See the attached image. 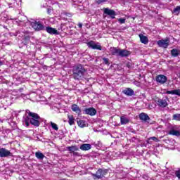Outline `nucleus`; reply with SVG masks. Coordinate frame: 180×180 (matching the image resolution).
I'll list each match as a JSON object with an SVG mask.
<instances>
[{
    "instance_id": "f257e3e1",
    "label": "nucleus",
    "mask_w": 180,
    "mask_h": 180,
    "mask_svg": "<svg viewBox=\"0 0 180 180\" xmlns=\"http://www.w3.org/2000/svg\"><path fill=\"white\" fill-rule=\"evenodd\" d=\"M88 74V70L83 65L78 64L72 69V77L75 81H84Z\"/></svg>"
},
{
    "instance_id": "f03ea898",
    "label": "nucleus",
    "mask_w": 180,
    "mask_h": 180,
    "mask_svg": "<svg viewBox=\"0 0 180 180\" xmlns=\"http://www.w3.org/2000/svg\"><path fill=\"white\" fill-rule=\"evenodd\" d=\"M26 127H29L30 124L35 127L40 126V117L39 114L29 111L28 115L24 118Z\"/></svg>"
},
{
    "instance_id": "7ed1b4c3",
    "label": "nucleus",
    "mask_w": 180,
    "mask_h": 180,
    "mask_svg": "<svg viewBox=\"0 0 180 180\" xmlns=\"http://www.w3.org/2000/svg\"><path fill=\"white\" fill-rule=\"evenodd\" d=\"M108 174L107 169H98L96 174H92V176L94 180L102 179V178H105V175Z\"/></svg>"
},
{
    "instance_id": "20e7f679",
    "label": "nucleus",
    "mask_w": 180,
    "mask_h": 180,
    "mask_svg": "<svg viewBox=\"0 0 180 180\" xmlns=\"http://www.w3.org/2000/svg\"><path fill=\"white\" fill-rule=\"evenodd\" d=\"M31 26L35 32H40L41 30H44V25H43L41 22H32L31 23Z\"/></svg>"
},
{
    "instance_id": "39448f33",
    "label": "nucleus",
    "mask_w": 180,
    "mask_h": 180,
    "mask_svg": "<svg viewBox=\"0 0 180 180\" xmlns=\"http://www.w3.org/2000/svg\"><path fill=\"white\" fill-rule=\"evenodd\" d=\"M154 101L160 108H167V106H168V102H167L166 99H161L158 97H155Z\"/></svg>"
},
{
    "instance_id": "423d86ee",
    "label": "nucleus",
    "mask_w": 180,
    "mask_h": 180,
    "mask_svg": "<svg viewBox=\"0 0 180 180\" xmlns=\"http://www.w3.org/2000/svg\"><path fill=\"white\" fill-rule=\"evenodd\" d=\"M7 157H12L11 150L5 148H0V158H6Z\"/></svg>"
},
{
    "instance_id": "0eeeda50",
    "label": "nucleus",
    "mask_w": 180,
    "mask_h": 180,
    "mask_svg": "<svg viewBox=\"0 0 180 180\" xmlns=\"http://www.w3.org/2000/svg\"><path fill=\"white\" fill-rule=\"evenodd\" d=\"M86 45L88 46L89 49H92L93 50H102V46L95 44L94 41L87 42Z\"/></svg>"
},
{
    "instance_id": "6e6552de",
    "label": "nucleus",
    "mask_w": 180,
    "mask_h": 180,
    "mask_svg": "<svg viewBox=\"0 0 180 180\" xmlns=\"http://www.w3.org/2000/svg\"><path fill=\"white\" fill-rule=\"evenodd\" d=\"M84 115H89V116H95L96 115V109L94 107H91L89 108H84L83 110Z\"/></svg>"
},
{
    "instance_id": "1a4fd4ad",
    "label": "nucleus",
    "mask_w": 180,
    "mask_h": 180,
    "mask_svg": "<svg viewBox=\"0 0 180 180\" xmlns=\"http://www.w3.org/2000/svg\"><path fill=\"white\" fill-rule=\"evenodd\" d=\"M104 13L105 15H108L109 17L111 18V19H116V12L115 10L109 9L108 8H103Z\"/></svg>"
},
{
    "instance_id": "9d476101",
    "label": "nucleus",
    "mask_w": 180,
    "mask_h": 180,
    "mask_svg": "<svg viewBox=\"0 0 180 180\" xmlns=\"http://www.w3.org/2000/svg\"><path fill=\"white\" fill-rule=\"evenodd\" d=\"M167 80L168 78L167 77V76L164 75H159L156 77V81L159 84H165V82H167Z\"/></svg>"
},
{
    "instance_id": "9b49d317",
    "label": "nucleus",
    "mask_w": 180,
    "mask_h": 180,
    "mask_svg": "<svg viewBox=\"0 0 180 180\" xmlns=\"http://www.w3.org/2000/svg\"><path fill=\"white\" fill-rule=\"evenodd\" d=\"M158 45L159 47H163V49H167L169 44L168 43V39H161L158 41Z\"/></svg>"
},
{
    "instance_id": "f8f14e48",
    "label": "nucleus",
    "mask_w": 180,
    "mask_h": 180,
    "mask_svg": "<svg viewBox=\"0 0 180 180\" xmlns=\"http://www.w3.org/2000/svg\"><path fill=\"white\" fill-rule=\"evenodd\" d=\"M122 94H124V95H126L127 96H133V95H134V90L129 87L125 88L122 91Z\"/></svg>"
},
{
    "instance_id": "ddd939ff",
    "label": "nucleus",
    "mask_w": 180,
    "mask_h": 180,
    "mask_svg": "<svg viewBox=\"0 0 180 180\" xmlns=\"http://www.w3.org/2000/svg\"><path fill=\"white\" fill-rule=\"evenodd\" d=\"M46 31L47 32V33H49V34H60V33L56 29L53 28L51 27H46Z\"/></svg>"
},
{
    "instance_id": "4468645a",
    "label": "nucleus",
    "mask_w": 180,
    "mask_h": 180,
    "mask_svg": "<svg viewBox=\"0 0 180 180\" xmlns=\"http://www.w3.org/2000/svg\"><path fill=\"white\" fill-rule=\"evenodd\" d=\"M120 49H117V47H110V49L112 56H117V57L120 54Z\"/></svg>"
},
{
    "instance_id": "2eb2a0df",
    "label": "nucleus",
    "mask_w": 180,
    "mask_h": 180,
    "mask_svg": "<svg viewBox=\"0 0 180 180\" xmlns=\"http://www.w3.org/2000/svg\"><path fill=\"white\" fill-rule=\"evenodd\" d=\"M130 54H131V52H130V51H127L126 49H120L119 57H129Z\"/></svg>"
},
{
    "instance_id": "dca6fc26",
    "label": "nucleus",
    "mask_w": 180,
    "mask_h": 180,
    "mask_svg": "<svg viewBox=\"0 0 180 180\" xmlns=\"http://www.w3.org/2000/svg\"><path fill=\"white\" fill-rule=\"evenodd\" d=\"M91 148H92V146L89 143H83L80 146V150L82 151H89Z\"/></svg>"
},
{
    "instance_id": "f3484780",
    "label": "nucleus",
    "mask_w": 180,
    "mask_h": 180,
    "mask_svg": "<svg viewBox=\"0 0 180 180\" xmlns=\"http://www.w3.org/2000/svg\"><path fill=\"white\" fill-rule=\"evenodd\" d=\"M67 150L70 153V154H73L75 151H79V148L77 146H68Z\"/></svg>"
},
{
    "instance_id": "a211bd4d",
    "label": "nucleus",
    "mask_w": 180,
    "mask_h": 180,
    "mask_svg": "<svg viewBox=\"0 0 180 180\" xmlns=\"http://www.w3.org/2000/svg\"><path fill=\"white\" fill-rule=\"evenodd\" d=\"M71 109L72 112H75V113H77V115H81V108H79V106H78V105H72Z\"/></svg>"
},
{
    "instance_id": "6ab92c4d",
    "label": "nucleus",
    "mask_w": 180,
    "mask_h": 180,
    "mask_svg": "<svg viewBox=\"0 0 180 180\" xmlns=\"http://www.w3.org/2000/svg\"><path fill=\"white\" fill-rule=\"evenodd\" d=\"M139 119L140 120H143V122H147V120H150V117L148 116V115L144 112H141V114H139Z\"/></svg>"
},
{
    "instance_id": "aec40b11",
    "label": "nucleus",
    "mask_w": 180,
    "mask_h": 180,
    "mask_svg": "<svg viewBox=\"0 0 180 180\" xmlns=\"http://www.w3.org/2000/svg\"><path fill=\"white\" fill-rule=\"evenodd\" d=\"M140 41L143 44H148V37L143 34H139Z\"/></svg>"
},
{
    "instance_id": "412c9836",
    "label": "nucleus",
    "mask_w": 180,
    "mask_h": 180,
    "mask_svg": "<svg viewBox=\"0 0 180 180\" xmlns=\"http://www.w3.org/2000/svg\"><path fill=\"white\" fill-rule=\"evenodd\" d=\"M168 134H169V136H176V137H179L180 131L178 130L172 129L170 131H169Z\"/></svg>"
},
{
    "instance_id": "4be33fe9",
    "label": "nucleus",
    "mask_w": 180,
    "mask_h": 180,
    "mask_svg": "<svg viewBox=\"0 0 180 180\" xmlns=\"http://www.w3.org/2000/svg\"><path fill=\"white\" fill-rule=\"evenodd\" d=\"M77 125L79 127H81V129H84V127H86V122L83 120H77Z\"/></svg>"
},
{
    "instance_id": "5701e85b",
    "label": "nucleus",
    "mask_w": 180,
    "mask_h": 180,
    "mask_svg": "<svg viewBox=\"0 0 180 180\" xmlns=\"http://www.w3.org/2000/svg\"><path fill=\"white\" fill-rule=\"evenodd\" d=\"M121 124H127V123L130 122V120L126 117L125 116L120 117Z\"/></svg>"
},
{
    "instance_id": "b1692460",
    "label": "nucleus",
    "mask_w": 180,
    "mask_h": 180,
    "mask_svg": "<svg viewBox=\"0 0 180 180\" xmlns=\"http://www.w3.org/2000/svg\"><path fill=\"white\" fill-rule=\"evenodd\" d=\"M68 123L70 126H72L75 124V119L74 118V115H68Z\"/></svg>"
},
{
    "instance_id": "393cba45",
    "label": "nucleus",
    "mask_w": 180,
    "mask_h": 180,
    "mask_svg": "<svg viewBox=\"0 0 180 180\" xmlns=\"http://www.w3.org/2000/svg\"><path fill=\"white\" fill-rule=\"evenodd\" d=\"M172 13L173 15H175L176 16H179V13H180V5L177 6L174 8V9L173 11H172Z\"/></svg>"
},
{
    "instance_id": "a878e982",
    "label": "nucleus",
    "mask_w": 180,
    "mask_h": 180,
    "mask_svg": "<svg viewBox=\"0 0 180 180\" xmlns=\"http://www.w3.org/2000/svg\"><path fill=\"white\" fill-rule=\"evenodd\" d=\"M171 54H172V57H178V56H179L180 54V51L179 49H172L171 50Z\"/></svg>"
},
{
    "instance_id": "bb28decb",
    "label": "nucleus",
    "mask_w": 180,
    "mask_h": 180,
    "mask_svg": "<svg viewBox=\"0 0 180 180\" xmlns=\"http://www.w3.org/2000/svg\"><path fill=\"white\" fill-rule=\"evenodd\" d=\"M35 157H37L38 160H43V158H44V154L41 153V152H36Z\"/></svg>"
},
{
    "instance_id": "cd10ccee",
    "label": "nucleus",
    "mask_w": 180,
    "mask_h": 180,
    "mask_svg": "<svg viewBox=\"0 0 180 180\" xmlns=\"http://www.w3.org/2000/svg\"><path fill=\"white\" fill-rule=\"evenodd\" d=\"M172 120H176V122H180V114L173 115Z\"/></svg>"
},
{
    "instance_id": "c85d7f7f",
    "label": "nucleus",
    "mask_w": 180,
    "mask_h": 180,
    "mask_svg": "<svg viewBox=\"0 0 180 180\" xmlns=\"http://www.w3.org/2000/svg\"><path fill=\"white\" fill-rule=\"evenodd\" d=\"M103 64H105V65H110V63H109V58H103Z\"/></svg>"
},
{
    "instance_id": "c756f323",
    "label": "nucleus",
    "mask_w": 180,
    "mask_h": 180,
    "mask_svg": "<svg viewBox=\"0 0 180 180\" xmlns=\"http://www.w3.org/2000/svg\"><path fill=\"white\" fill-rule=\"evenodd\" d=\"M51 126L52 129H53V130H56V131H58V126L57 125V124L54 122H51Z\"/></svg>"
},
{
    "instance_id": "7c9ffc66",
    "label": "nucleus",
    "mask_w": 180,
    "mask_h": 180,
    "mask_svg": "<svg viewBox=\"0 0 180 180\" xmlns=\"http://www.w3.org/2000/svg\"><path fill=\"white\" fill-rule=\"evenodd\" d=\"M105 2H108V0H96V4H97V5H101V4H103Z\"/></svg>"
},
{
    "instance_id": "2f4dec72",
    "label": "nucleus",
    "mask_w": 180,
    "mask_h": 180,
    "mask_svg": "<svg viewBox=\"0 0 180 180\" xmlns=\"http://www.w3.org/2000/svg\"><path fill=\"white\" fill-rule=\"evenodd\" d=\"M148 140H153V141H155V143H158V141H160L158 138H157L155 136L150 137V138H148Z\"/></svg>"
},
{
    "instance_id": "473e14b6",
    "label": "nucleus",
    "mask_w": 180,
    "mask_h": 180,
    "mask_svg": "<svg viewBox=\"0 0 180 180\" xmlns=\"http://www.w3.org/2000/svg\"><path fill=\"white\" fill-rule=\"evenodd\" d=\"M118 22L120 23V25H123L126 23V18H119Z\"/></svg>"
},
{
    "instance_id": "72a5a7b5",
    "label": "nucleus",
    "mask_w": 180,
    "mask_h": 180,
    "mask_svg": "<svg viewBox=\"0 0 180 180\" xmlns=\"http://www.w3.org/2000/svg\"><path fill=\"white\" fill-rule=\"evenodd\" d=\"M173 95H177V96H180V89H174Z\"/></svg>"
},
{
    "instance_id": "f704fd0d",
    "label": "nucleus",
    "mask_w": 180,
    "mask_h": 180,
    "mask_svg": "<svg viewBox=\"0 0 180 180\" xmlns=\"http://www.w3.org/2000/svg\"><path fill=\"white\" fill-rule=\"evenodd\" d=\"M175 175L178 179H180V169L175 171Z\"/></svg>"
},
{
    "instance_id": "c9c22d12",
    "label": "nucleus",
    "mask_w": 180,
    "mask_h": 180,
    "mask_svg": "<svg viewBox=\"0 0 180 180\" xmlns=\"http://www.w3.org/2000/svg\"><path fill=\"white\" fill-rule=\"evenodd\" d=\"M126 67L127 68H131V67H133V64L131 62H128L126 63Z\"/></svg>"
},
{
    "instance_id": "e433bc0d",
    "label": "nucleus",
    "mask_w": 180,
    "mask_h": 180,
    "mask_svg": "<svg viewBox=\"0 0 180 180\" xmlns=\"http://www.w3.org/2000/svg\"><path fill=\"white\" fill-rule=\"evenodd\" d=\"M25 41H30V36L27 35L24 37Z\"/></svg>"
},
{
    "instance_id": "4c0bfd02",
    "label": "nucleus",
    "mask_w": 180,
    "mask_h": 180,
    "mask_svg": "<svg viewBox=\"0 0 180 180\" xmlns=\"http://www.w3.org/2000/svg\"><path fill=\"white\" fill-rule=\"evenodd\" d=\"M74 157H80L81 154L77 151L73 152Z\"/></svg>"
},
{
    "instance_id": "58836bf2",
    "label": "nucleus",
    "mask_w": 180,
    "mask_h": 180,
    "mask_svg": "<svg viewBox=\"0 0 180 180\" xmlns=\"http://www.w3.org/2000/svg\"><path fill=\"white\" fill-rule=\"evenodd\" d=\"M166 94H167V95H174V90L167 91Z\"/></svg>"
},
{
    "instance_id": "ea45409f",
    "label": "nucleus",
    "mask_w": 180,
    "mask_h": 180,
    "mask_svg": "<svg viewBox=\"0 0 180 180\" xmlns=\"http://www.w3.org/2000/svg\"><path fill=\"white\" fill-rule=\"evenodd\" d=\"M47 13L48 15H50V13H51V8H47Z\"/></svg>"
},
{
    "instance_id": "a19ab883",
    "label": "nucleus",
    "mask_w": 180,
    "mask_h": 180,
    "mask_svg": "<svg viewBox=\"0 0 180 180\" xmlns=\"http://www.w3.org/2000/svg\"><path fill=\"white\" fill-rule=\"evenodd\" d=\"M78 27H79V29H82V23L79 22L78 25H77Z\"/></svg>"
},
{
    "instance_id": "79ce46f5",
    "label": "nucleus",
    "mask_w": 180,
    "mask_h": 180,
    "mask_svg": "<svg viewBox=\"0 0 180 180\" xmlns=\"http://www.w3.org/2000/svg\"><path fill=\"white\" fill-rule=\"evenodd\" d=\"M1 65H4V63L0 60V67H1Z\"/></svg>"
}]
</instances>
